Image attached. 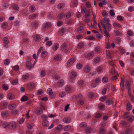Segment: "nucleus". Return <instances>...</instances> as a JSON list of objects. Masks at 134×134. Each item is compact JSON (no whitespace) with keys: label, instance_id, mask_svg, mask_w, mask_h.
Masks as SVG:
<instances>
[{"label":"nucleus","instance_id":"0e129e2a","mask_svg":"<svg viewBox=\"0 0 134 134\" xmlns=\"http://www.w3.org/2000/svg\"><path fill=\"white\" fill-rule=\"evenodd\" d=\"M85 132L87 133H89L91 132V129L90 127H87L85 129Z\"/></svg>","mask_w":134,"mask_h":134},{"label":"nucleus","instance_id":"09e8293b","mask_svg":"<svg viewBox=\"0 0 134 134\" xmlns=\"http://www.w3.org/2000/svg\"><path fill=\"white\" fill-rule=\"evenodd\" d=\"M46 75L45 71L44 70H42L41 72L40 75L41 77H44Z\"/></svg>","mask_w":134,"mask_h":134},{"label":"nucleus","instance_id":"603ef678","mask_svg":"<svg viewBox=\"0 0 134 134\" xmlns=\"http://www.w3.org/2000/svg\"><path fill=\"white\" fill-rule=\"evenodd\" d=\"M127 34L130 36H132L133 35V33L131 30H128L127 31Z\"/></svg>","mask_w":134,"mask_h":134},{"label":"nucleus","instance_id":"72a5a7b5","mask_svg":"<svg viewBox=\"0 0 134 134\" xmlns=\"http://www.w3.org/2000/svg\"><path fill=\"white\" fill-rule=\"evenodd\" d=\"M8 113L7 111H4L2 112V115L3 117H6L7 116Z\"/></svg>","mask_w":134,"mask_h":134},{"label":"nucleus","instance_id":"9b49d317","mask_svg":"<svg viewBox=\"0 0 134 134\" xmlns=\"http://www.w3.org/2000/svg\"><path fill=\"white\" fill-rule=\"evenodd\" d=\"M39 24V22L37 21H34L32 22L31 24V26L35 28L37 27Z\"/></svg>","mask_w":134,"mask_h":134},{"label":"nucleus","instance_id":"0eeeda50","mask_svg":"<svg viewBox=\"0 0 134 134\" xmlns=\"http://www.w3.org/2000/svg\"><path fill=\"white\" fill-rule=\"evenodd\" d=\"M3 43L4 44L5 47L6 48L8 47V45L9 43V41L7 37H4L2 40Z\"/></svg>","mask_w":134,"mask_h":134},{"label":"nucleus","instance_id":"3c124183","mask_svg":"<svg viewBox=\"0 0 134 134\" xmlns=\"http://www.w3.org/2000/svg\"><path fill=\"white\" fill-rule=\"evenodd\" d=\"M105 131L104 129H99V134H105Z\"/></svg>","mask_w":134,"mask_h":134},{"label":"nucleus","instance_id":"ddd939ff","mask_svg":"<svg viewBox=\"0 0 134 134\" xmlns=\"http://www.w3.org/2000/svg\"><path fill=\"white\" fill-rule=\"evenodd\" d=\"M110 72H113L114 73V74L115 75H114V76H113L112 77L111 80H115L117 79L118 78L116 76V75H117L118 73L117 72L113 70V71H111Z\"/></svg>","mask_w":134,"mask_h":134},{"label":"nucleus","instance_id":"680f3d73","mask_svg":"<svg viewBox=\"0 0 134 134\" xmlns=\"http://www.w3.org/2000/svg\"><path fill=\"white\" fill-rule=\"evenodd\" d=\"M27 125L28 128L29 129H31L34 126V124L32 123L28 124Z\"/></svg>","mask_w":134,"mask_h":134},{"label":"nucleus","instance_id":"bf43d9fd","mask_svg":"<svg viewBox=\"0 0 134 134\" xmlns=\"http://www.w3.org/2000/svg\"><path fill=\"white\" fill-rule=\"evenodd\" d=\"M76 67L77 69H80L82 68V66L81 64L78 63L77 64Z\"/></svg>","mask_w":134,"mask_h":134},{"label":"nucleus","instance_id":"5701e85b","mask_svg":"<svg viewBox=\"0 0 134 134\" xmlns=\"http://www.w3.org/2000/svg\"><path fill=\"white\" fill-rule=\"evenodd\" d=\"M16 107V104H9L8 106V108L9 109L12 110L15 109Z\"/></svg>","mask_w":134,"mask_h":134},{"label":"nucleus","instance_id":"de8ad7c7","mask_svg":"<svg viewBox=\"0 0 134 134\" xmlns=\"http://www.w3.org/2000/svg\"><path fill=\"white\" fill-rule=\"evenodd\" d=\"M71 129V126L69 125H67L65 126L64 128V131H66L69 130Z\"/></svg>","mask_w":134,"mask_h":134},{"label":"nucleus","instance_id":"6ab92c4d","mask_svg":"<svg viewBox=\"0 0 134 134\" xmlns=\"http://www.w3.org/2000/svg\"><path fill=\"white\" fill-rule=\"evenodd\" d=\"M61 49L62 51H66L67 49V45L66 43H63Z\"/></svg>","mask_w":134,"mask_h":134},{"label":"nucleus","instance_id":"4468645a","mask_svg":"<svg viewBox=\"0 0 134 134\" xmlns=\"http://www.w3.org/2000/svg\"><path fill=\"white\" fill-rule=\"evenodd\" d=\"M77 76V74L75 71L71 72L70 75V79H72L75 77Z\"/></svg>","mask_w":134,"mask_h":134},{"label":"nucleus","instance_id":"a878e982","mask_svg":"<svg viewBox=\"0 0 134 134\" xmlns=\"http://www.w3.org/2000/svg\"><path fill=\"white\" fill-rule=\"evenodd\" d=\"M59 44L56 43L53 44L52 47V49L54 51H56L59 48Z\"/></svg>","mask_w":134,"mask_h":134},{"label":"nucleus","instance_id":"58836bf2","mask_svg":"<svg viewBox=\"0 0 134 134\" xmlns=\"http://www.w3.org/2000/svg\"><path fill=\"white\" fill-rule=\"evenodd\" d=\"M100 60V57H96L94 58V61L95 63H97L99 62Z\"/></svg>","mask_w":134,"mask_h":134},{"label":"nucleus","instance_id":"b1692460","mask_svg":"<svg viewBox=\"0 0 134 134\" xmlns=\"http://www.w3.org/2000/svg\"><path fill=\"white\" fill-rule=\"evenodd\" d=\"M61 59V56L59 55H56L54 58V60L55 61H60Z\"/></svg>","mask_w":134,"mask_h":134},{"label":"nucleus","instance_id":"473e14b6","mask_svg":"<svg viewBox=\"0 0 134 134\" xmlns=\"http://www.w3.org/2000/svg\"><path fill=\"white\" fill-rule=\"evenodd\" d=\"M63 127V126L61 125H58L55 128L56 131H59L61 130Z\"/></svg>","mask_w":134,"mask_h":134},{"label":"nucleus","instance_id":"13d9d810","mask_svg":"<svg viewBox=\"0 0 134 134\" xmlns=\"http://www.w3.org/2000/svg\"><path fill=\"white\" fill-rule=\"evenodd\" d=\"M114 33L115 35L117 36H119L121 34L119 31L117 30H116L114 31Z\"/></svg>","mask_w":134,"mask_h":134},{"label":"nucleus","instance_id":"a18cd8bd","mask_svg":"<svg viewBox=\"0 0 134 134\" xmlns=\"http://www.w3.org/2000/svg\"><path fill=\"white\" fill-rule=\"evenodd\" d=\"M86 126V124L85 122H82L81 123L80 125V127L82 128H85Z\"/></svg>","mask_w":134,"mask_h":134},{"label":"nucleus","instance_id":"39448f33","mask_svg":"<svg viewBox=\"0 0 134 134\" xmlns=\"http://www.w3.org/2000/svg\"><path fill=\"white\" fill-rule=\"evenodd\" d=\"M47 92L49 95V97L50 98L52 99L54 98V95L53 94V92L51 89L50 88H48L47 91Z\"/></svg>","mask_w":134,"mask_h":134},{"label":"nucleus","instance_id":"f3484780","mask_svg":"<svg viewBox=\"0 0 134 134\" xmlns=\"http://www.w3.org/2000/svg\"><path fill=\"white\" fill-rule=\"evenodd\" d=\"M83 27L82 26L79 27L77 29V31L79 33H81L83 32Z\"/></svg>","mask_w":134,"mask_h":134},{"label":"nucleus","instance_id":"8fccbe9b","mask_svg":"<svg viewBox=\"0 0 134 134\" xmlns=\"http://www.w3.org/2000/svg\"><path fill=\"white\" fill-rule=\"evenodd\" d=\"M108 80V78L106 76L103 77L102 79V81L103 83H106L107 82Z\"/></svg>","mask_w":134,"mask_h":134},{"label":"nucleus","instance_id":"2eb2a0df","mask_svg":"<svg viewBox=\"0 0 134 134\" xmlns=\"http://www.w3.org/2000/svg\"><path fill=\"white\" fill-rule=\"evenodd\" d=\"M71 121V119L69 117H65L64 118L63 121L66 123H69Z\"/></svg>","mask_w":134,"mask_h":134},{"label":"nucleus","instance_id":"bb28decb","mask_svg":"<svg viewBox=\"0 0 134 134\" xmlns=\"http://www.w3.org/2000/svg\"><path fill=\"white\" fill-rule=\"evenodd\" d=\"M29 77V75L28 74H26L23 75L22 77V79L23 80H25L27 79Z\"/></svg>","mask_w":134,"mask_h":134},{"label":"nucleus","instance_id":"393cba45","mask_svg":"<svg viewBox=\"0 0 134 134\" xmlns=\"http://www.w3.org/2000/svg\"><path fill=\"white\" fill-rule=\"evenodd\" d=\"M132 130L130 128L127 129L125 131V134H132Z\"/></svg>","mask_w":134,"mask_h":134},{"label":"nucleus","instance_id":"c85d7f7f","mask_svg":"<svg viewBox=\"0 0 134 134\" xmlns=\"http://www.w3.org/2000/svg\"><path fill=\"white\" fill-rule=\"evenodd\" d=\"M132 109V105L130 103H128L127 104L126 109L128 111Z\"/></svg>","mask_w":134,"mask_h":134},{"label":"nucleus","instance_id":"774afa93","mask_svg":"<svg viewBox=\"0 0 134 134\" xmlns=\"http://www.w3.org/2000/svg\"><path fill=\"white\" fill-rule=\"evenodd\" d=\"M109 32L108 31L106 30H104V31L106 36L108 37H110V35L109 33L108 32Z\"/></svg>","mask_w":134,"mask_h":134},{"label":"nucleus","instance_id":"4be33fe9","mask_svg":"<svg viewBox=\"0 0 134 134\" xmlns=\"http://www.w3.org/2000/svg\"><path fill=\"white\" fill-rule=\"evenodd\" d=\"M121 82L120 83V85L121 86V90L122 91L124 90V79L121 78Z\"/></svg>","mask_w":134,"mask_h":134},{"label":"nucleus","instance_id":"6e6552de","mask_svg":"<svg viewBox=\"0 0 134 134\" xmlns=\"http://www.w3.org/2000/svg\"><path fill=\"white\" fill-rule=\"evenodd\" d=\"M7 97L8 99L12 100L14 98L15 96L13 93H9L7 94Z\"/></svg>","mask_w":134,"mask_h":134},{"label":"nucleus","instance_id":"5fc2aeb1","mask_svg":"<svg viewBox=\"0 0 134 134\" xmlns=\"http://www.w3.org/2000/svg\"><path fill=\"white\" fill-rule=\"evenodd\" d=\"M43 93V90L42 89H40L37 91V95H40Z\"/></svg>","mask_w":134,"mask_h":134},{"label":"nucleus","instance_id":"a19ab883","mask_svg":"<svg viewBox=\"0 0 134 134\" xmlns=\"http://www.w3.org/2000/svg\"><path fill=\"white\" fill-rule=\"evenodd\" d=\"M126 82V84H125V85L126 86V88L129 91L130 90V85L129 83V82L127 81Z\"/></svg>","mask_w":134,"mask_h":134},{"label":"nucleus","instance_id":"864d4df0","mask_svg":"<svg viewBox=\"0 0 134 134\" xmlns=\"http://www.w3.org/2000/svg\"><path fill=\"white\" fill-rule=\"evenodd\" d=\"M129 112H126L123 115V117L125 118H127L129 115Z\"/></svg>","mask_w":134,"mask_h":134},{"label":"nucleus","instance_id":"49530a36","mask_svg":"<svg viewBox=\"0 0 134 134\" xmlns=\"http://www.w3.org/2000/svg\"><path fill=\"white\" fill-rule=\"evenodd\" d=\"M41 118L43 121H47L48 117L45 115H43L41 116Z\"/></svg>","mask_w":134,"mask_h":134},{"label":"nucleus","instance_id":"423d86ee","mask_svg":"<svg viewBox=\"0 0 134 134\" xmlns=\"http://www.w3.org/2000/svg\"><path fill=\"white\" fill-rule=\"evenodd\" d=\"M109 19L107 18L104 17V18L103 20L102 21H101L100 23L102 26V24H103L104 25L107 24L109 23Z\"/></svg>","mask_w":134,"mask_h":134},{"label":"nucleus","instance_id":"f257e3e1","mask_svg":"<svg viewBox=\"0 0 134 134\" xmlns=\"http://www.w3.org/2000/svg\"><path fill=\"white\" fill-rule=\"evenodd\" d=\"M31 61V59L28 58L26 60V64L25 65V68L27 69L30 70L34 67V65H33L32 64Z\"/></svg>","mask_w":134,"mask_h":134},{"label":"nucleus","instance_id":"412c9836","mask_svg":"<svg viewBox=\"0 0 134 134\" xmlns=\"http://www.w3.org/2000/svg\"><path fill=\"white\" fill-rule=\"evenodd\" d=\"M64 81L62 80H59L58 82V85L59 87L62 86L64 84Z\"/></svg>","mask_w":134,"mask_h":134},{"label":"nucleus","instance_id":"c9c22d12","mask_svg":"<svg viewBox=\"0 0 134 134\" xmlns=\"http://www.w3.org/2000/svg\"><path fill=\"white\" fill-rule=\"evenodd\" d=\"M106 55L108 56V58L109 59H110L111 58V56L110 51L108 50L106 51Z\"/></svg>","mask_w":134,"mask_h":134},{"label":"nucleus","instance_id":"dca6fc26","mask_svg":"<svg viewBox=\"0 0 134 134\" xmlns=\"http://www.w3.org/2000/svg\"><path fill=\"white\" fill-rule=\"evenodd\" d=\"M35 112L38 115H40L43 113V110L40 108H37L35 111Z\"/></svg>","mask_w":134,"mask_h":134},{"label":"nucleus","instance_id":"20e7f679","mask_svg":"<svg viewBox=\"0 0 134 134\" xmlns=\"http://www.w3.org/2000/svg\"><path fill=\"white\" fill-rule=\"evenodd\" d=\"M52 25L51 23L48 22L44 23L43 25L42 30L43 31H45L46 28L51 27Z\"/></svg>","mask_w":134,"mask_h":134},{"label":"nucleus","instance_id":"ea45409f","mask_svg":"<svg viewBox=\"0 0 134 134\" xmlns=\"http://www.w3.org/2000/svg\"><path fill=\"white\" fill-rule=\"evenodd\" d=\"M47 54V52L46 51H43L42 52L41 54V57H46Z\"/></svg>","mask_w":134,"mask_h":134},{"label":"nucleus","instance_id":"a211bd4d","mask_svg":"<svg viewBox=\"0 0 134 134\" xmlns=\"http://www.w3.org/2000/svg\"><path fill=\"white\" fill-rule=\"evenodd\" d=\"M38 15V14L37 13H35L29 16V19L30 20L34 19Z\"/></svg>","mask_w":134,"mask_h":134},{"label":"nucleus","instance_id":"c756f323","mask_svg":"<svg viewBox=\"0 0 134 134\" xmlns=\"http://www.w3.org/2000/svg\"><path fill=\"white\" fill-rule=\"evenodd\" d=\"M66 31V29L64 28H62L59 30V32L60 34L61 35H63L64 34V32Z\"/></svg>","mask_w":134,"mask_h":134},{"label":"nucleus","instance_id":"f704fd0d","mask_svg":"<svg viewBox=\"0 0 134 134\" xmlns=\"http://www.w3.org/2000/svg\"><path fill=\"white\" fill-rule=\"evenodd\" d=\"M8 23L7 22H4L2 24L1 27L2 28L5 29L7 27Z\"/></svg>","mask_w":134,"mask_h":134},{"label":"nucleus","instance_id":"79ce46f5","mask_svg":"<svg viewBox=\"0 0 134 134\" xmlns=\"http://www.w3.org/2000/svg\"><path fill=\"white\" fill-rule=\"evenodd\" d=\"M65 4L64 3H61L58 4L57 8L59 9H61L64 7Z\"/></svg>","mask_w":134,"mask_h":134},{"label":"nucleus","instance_id":"37998d69","mask_svg":"<svg viewBox=\"0 0 134 134\" xmlns=\"http://www.w3.org/2000/svg\"><path fill=\"white\" fill-rule=\"evenodd\" d=\"M28 99V97L26 96H24L21 98V100L22 101H25Z\"/></svg>","mask_w":134,"mask_h":134},{"label":"nucleus","instance_id":"4c0bfd02","mask_svg":"<svg viewBox=\"0 0 134 134\" xmlns=\"http://www.w3.org/2000/svg\"><path fill=\"white\" fill-rule=\"evenodd\" d=\"M84 45V43L83 42H81L79 43L77 47L79 49H80L83 47Z\"/></svg>","mask_w":134,"mask_h":134},{"label":"nucleus","instance_id":"e433bc0d","mask_svg":"<svg viewBox=\"0 0 134 134\" xmlns=\"http://www.w3.org/2000/svg\"><path fill=\"white\" fill-rule=\"evenodd\" d=\"M71 14L70 12H68L65 14L64 17L66 19L69 18L70 17Z\"/></svg>","mask_w":134,"mask_h":134},{"label":"nucleus","instance_id":"9d476101","mask_svg":"<svg viewBox=\"0 0 134 134\" xmlns=\"http://www.w3.org/2000/svg\"><path fill=\"white\" fill-rule=\"evenodd\" d=\"M75 59L73 58H71L68 62L67 64L68 66H71L74 62Z\"/></svg>","mask_w":134,"mask_h":134},{"label":"nucleus","instance_id":"338daca9","mask_svg":"<svg viewBox=\"0 0 134 134\" xmlns=\"http://www.w3.org/2000/svg\"><path fill=\"white\" fill-rule=\"evenodd\" d=\"M113 26L114 27H116L117 26L118 27H120L121 26V25L117 23H116L115 22L113 24Z\"/></svg>","mask_w":134,"mask_h":134},{"label":"nucleus","instance_id":"1a4fd4ad","mask_svg":"<svg viewBox=\"0 0 134 134\" xmlns=\"http://www.w3.org/2000/svg\"><path fill=\"white\" fill-rule=\"evenodd\" d=\"M35 84L34 83H30L27 86L28 89L29 90H31L34 88Z\"/></svg>","mask_w":134,"mask_h":134},{"label":"nucleus","instance_id":"f8f14e48","mask_svg":"<svg viewBox=\"0 0 134 134\" xmlns=\"http://www.w3.org/2000/svg\"><path fill=\"white\" fill-rule=\"evenodd\" d=\"M105 103L106 105H110L111 104H113V102L112 99L110 98H109L107 99L105 101Z\"/></svg>","mask_w":134,"mask_h":134},{"label":"nucleus","instance_id":"aec40b11","mask_svg":"<svg viewBox=\"0 0 134 134\" xmlns=\"http://www.w3.org/2000/svg\"><path fill=\"white\" fill-rule=\"evenodd\" d=\"M42 125L45 127H47L49 125V122L48 121H43L42 123Z\"/></svg>","mask_w":134,"mask_h":134},{"label":"nucleus","instance_id":"6e6d98bb","mask_svg":"<svg viewBox=\"0 0 134 134\" xmlns=\"http://www.w3.org/2000/svg\"><path fill=\"white\" fill-rule=\"evenodd\" d=\"M98 107L99 109H102L104 107V105L103 104L100 103L98 104Z\"/></svg>","mask_w":134,"mask_h":134},{"label":"nucleus","instance_id":"2f4dec72","mask_svg":"<svg viewBox=\"0 0 134 134\" xmlns=\"http://www.w3.org/2000/svg\"><path fill=\"white\" fill-rule=\"evenodd\" d=\"M72 3V5L71 7L73 8L75 7L78 4L77 1L76 0H74Z\"/></svg>","mask_w":134,"mask_h":134},{"label":"nucleus","instance_id":"c03bdc74","mask_svg":"<svg viewBox=\"0 0 134 134\" xmlns=\"http://www.w3.org/2000/svg\"><path fill=\"white\" fill-rule=\"evenodd\" d=\"M29 9L31 12H33L35 10V8L34 5H32L30 7Z\"/></svg>","mask_w":134,"mask_h":134},{"label":"nucleus","instance_id":"7c9ffc66","mask_svg":"<svg viewBox=\"0 0 134 134\" xmlns=\"http://www.w3.org/2000/svg\"><path fill=\"white\" fill-rule=\"evenodd\" d=\"M34 39L36 41L38 42L41 40V37L39 35H37L34 37Z\"/></svg>","mask_w":134,"mask_h":134},{"label":"nucleus","instance_id":"e2e57ef3","mask_svg":"<svg viewBox=\"0 0 134 134\" xmlns=\"http://www.w3.org/2000/svg\"><path fill=\"white\" fill-rule=\"evenodd\" d=\"M134 119V117L131 115L129 118L128 121L130 122H132L133 121Z\"/></svg>","mask_w":134,"mask_h":134},{"label":"nucleus","instance_id":"4d7b16f0","mask_svg":"<svg viewBox=\"0 0 134 134\" xmlns=\"http://www.w3.org/2000/svg\"><path fill=\"white\" fill-rule=\"evenodd\" d=\"M13 70L15 71H18L19 69V67L18 65H16L12 68Z\"/></svg>","mask_w":134,"mask_h":134},{"label":"nucleus","instance_id":"7ed1b4c3","mask_svg":"<svg viewBox=\"0 0 134 134\" xmlns=\"http://www.w3.org/2000/svg\"><path fill=\"white\" fill-rule=\"evenodd\" d=\"M16 126V124L15 122L12 121L9 123L8 128L11 130L15 128Z\"/></svg>","mask_w":134,"mask_h":134},{"label":"nucleus","instance_id":"052dcab7","mask_svg":"<svg viewBox=\"0 0 134 134\" xmlns=\"http://www.w3.org/2000/svg\"><path fill=\"white\" fill-rule=\"evenodd\" d=\"M10 63V60L9 59H5L4 62V64L5 65H8Z\"/></svg>","mask_w":134,"mask_h":134},{"label":"nucleus","instance_id":"69168bd1","mask_svg":"<svg viewBox=\"0 0 134 134\" xmlns=\"http://www.w3.org/2000/svg\"><path fill=\"white\" fill-rule=\"evenodd\" d=\"M100 50V48L99 47H96L95 49V51L96 52L98 53H99Z\"/></svg>","mask_w":134,"mask_h":134},{"label":"nucleus","instance_id":"cd10ccee","mask_svg":"<svg viewBox=\"0 0 134 134\" xmlns=\"http://www.w3.org/2000/svg\"><path fill=\"white\" fill-rule=\"evenodd\" d=\"M90 67L88 65H86L84 69V71L85 72H89L90 70Z\"/></svg>","mask_w":134,"mask_h":134},{"label":"nucleus","instance_id":"f03ea898","mask_svg":"<svg viewBox=\"0 0 134 134\" xmlns=\"http://www.w3.org/2000/svg\"><path fill=\"white\" fill-rule=\"evenodd\" d=\"M102 26L104 30L108 31H110L111 29V25L110 23L105 25L102 24Z\"/></svg>","mask_w":134,"mask_h":134}]
</instances>
